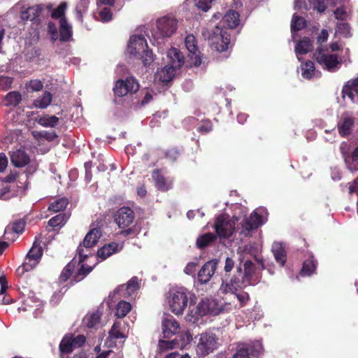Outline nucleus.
Here are the masks:
<instances>
[{
  "instance_id": "16",
  "label": "nucleus",
  "mask_w": 358,
  "mask_h": 358,
  "mask_svg": "<svg viewBox=\"0 0 358 358\" xmlns=\"http://www.w3.org/2000/svg\"><path fill=\"white\" fill-rule=\"evenodd\" d=\"M85 342V337L83 335L66 336L61 341L59 349L62 353L69 354L74 349L81 347Z\"/></svg>"
},
{
  "instance_id": "46",
  "label": "nucleus",
  "mask_w": 358,
  "mask_h": 358,
  "mask_svg": "<svg viewBox=\"0 0 358 358\" xmlns=\"http://www.w3.org/2000/svg\"><path fill=\"white\" fill-rule=\"evenodd\" d=\"M138 288V285L137 282V278H132L127 285H121L119 289H125L127 291V294L128 296L131 295Z\"/></svg>"
},
{
  "instance_id": "2",
  "label": "nucleus",
  "mask_w": 358,
  "mask_h": 358,
  "mask_svg": "<svg viewBox=\"0 0 358 358\" xmlns=\"http://www.w3.org/2000/svg\"><path fill=\"white\" fill-rule=\"evenodd\" d=\"M220 311V307L217 302L213 299H202L197 306L189 305V312L186 320L192 323L196 322L202 315L211 314L217 315Z\"/></svg>"
},
{
  "instance_id": "58",
  "label": "nucleus",
  "mask_w": 358,
  "mask_h": 358,
  "mask_svg": "<svg viewBox=\"0 0 358 358\" xmlns=\"http://www.w3.org/2000/svg\"><path fill=\"white\" fill-rule=\"evenodd\" d=\"M180 337L182 339V343H181V344H179V348H185L192 340V334L187 331L182 334Z\"/></svg>"
},
{
  "instance_id": "37",
  "label": "nucleus",
  "mask_w": 358,
  "mask_h": 358,
  "mask_svg": "<svg viewBox=\"0 0 358 358\" xmlns=\"http://www.w3.org/2000/svg\"><path fill=\"white\" fill-rule=\"evenodd\" d=\"M316 268V264L313 258L308 259L303 262L300 275L302 276L310 275Z\"/></svg>"
},
{
  "instance_id": "45",
  "label": "nucleus",
  "mask_w": 358,
  "mask_h": 358,
  "mask_svg": "<svg viewBox=\"0 0 358 358\" xmlns=\"http://www.w3.org/2000/svg\"><path fill=\"white\" fill-rule=\"evenodd\" d=\"M41 11L39 6L29 7L24 11V19L32 21L39 16Z\"/></svg>"
},
{
  "instance_id": "29",
  "label": "nucleus",
  "mask_w": 358,
  "mask_h": 358,
  "mask_svg": "<svg viewBox=\"0 0 358 358\" xmlns=\"http://www.w3.org/2000/svg\"><path fill=\"white\" fill-rule=\"evenodd\" d=\"M152 178L157 188L161 191H167L172 187V180L165 178L158 170L153 171Z\"/></svg>"
},
{
  "instance_id": "40",
  "label": "nucleus",
  "mask_w": 358,
  "mask_h": 358,
  "mask_svg": "<svg viewBox=\"0 0 358 358\" xmlns=\"http://www.w3.org/2000/svg\"><path fill=\"white\" fill-rule=\"evenodd\" d=\"M215 236L212 233H206L199 236L196 240V245L199 248H204L215 239Z\"/></svg>"
},
{
  "instance_id": "33",
  "label": "nucleus",
  "mask_w": 358,
  "mask_h": 358,
  "mask_svg": "<svg viewBox=\"0 0 358 358\" xmlns=\"http://www.w3.org/2000/svg\"><path fill=\"white\" fill-rule=\"evenodd\" d=\"M22 94L17 91H13L8 92L5 96L6 106H14L16 107L22 101Z\"/></svg>"
},
{
  "instance_id": "30",
  "label": "nucleus",
  "mask_w": 358,
  "mask_h": 358,
  "mask_svg": "<svg viewBox=\"0 0 358 358\" xmlns=\"http://www.w3.org/2000/svg\"><path fill=\"white\" fill-rule=\"evenodd\" d=\"M313 49V43L308 38H303L299 41L295 47V52L299 61L301 60V55L308 53Z\"/></svg>"
},
{
  "instance_id": "19",
  "label": "nucleus",
  "mask_w": 358,
  "mask_h": 358,
  "mask_svg": "<svg viewBox=\"0 0 358 358\" xmlns=\"http://www.w3.org/2000/svg\"><path fill=\"white\" fill-rule=\"evenodd\" d=\"M217 262L211 260L206 262L198 273V279L201 283L206 284L210 281L217 268Z\"/></svg>"
},
{
  "instance_id": "21",
  "label": "nucleus",
  "mask_w": 358,
  "mask_h": 358,
  "mask_svg": "<svg viewBox=\"0 0 358 358\" xmlns=\"http://www.w3.org/2000/svg\"><path fill=\"white\" fill-rule=\"evenodd\" d=\"M127 337V335L125 331L122 328V323L120 321H117L113 324L109 332L107 343L109 345H116V340L125 339Z\"/></svg>"
},
{
  "instance_id": "7",
  "label": "nucleus",
  "mask_w": 358,
  "mask_h": 358,
  "mask_svg": "<svg viewBox=\"0 0 358 358\" xmlns=\"http://www.w3.org/2000/svg\"><path fill=\"white\" fill-rule=\"evenodd\" d=\"M264 212L263 208H257L250 214L248 218L243 220L241 222V227H237L240 236L242 237L251 236L253 231L264 222L262 215Z\"/></svg>"
},
{
  "instance_id": "62",
  "label": "nucleus",
  "mask_w": 358,
  "mask_h": 358,
  "mask_svg": "<svg viewBox=\"0 0 358 358\" xmlns=\"http://www.w3.org/2000/svg\"><path fill=\"white\" fill-rule=\"evenodd\" d=\"M197 264L194 262H189L185 266L184 271L188 275H192L196 271V267Z\"/></svg>"
},
{
  "instance_id": "14",
  "label": "nucleus",
  "mask_w": 358,
  "mask_h": 358,
  "mask_svg": "<svg viewBox=\"0 0 358 358\" xmlns=\"http://www.w3.org/2000/svg\"><path fill=\"white\" fill-rule=\"evenodd\" d=\"M139 89L138 82L133 77L128 78L126 80H119L117 81L113 91L116 96H124L128 94H133Z\"/></svg>"
},
{
  "instance_id": "54",
  "label": "nucleus",
  "mask_w": 358,
  "mask_h": 358,
  "mask_svg": "<svg viewBox=\"0 0 358 358\" xmlns=\"http://www.w3.org/2000/svg\"><path fill=\"white\" fill-rule=\"evenodd\" d=\"M10 231H13L15 234H19L22 231V220H19L17 222H13L11 227L8 226L5 229V234H7Z\"/></svg>"
},
{
  "instance_id": "3",
  "label": "nucleus",
  "mask_w": 358,
  "mask_h": 358,
  "mask_svg": "<svg viewBox=\"0 0 358 358\" xmlns=\"http://www.w3.org/2000/svg\"><path fill=\"white\" fill-rule=\"evenodd\" d=\"M127 52L136 58L142 59L144 66H148L153 61L152 53L148 50L145 39L141 36H133L130 38Z\"/></svg>"
},
{
  "instance_id": "6",
  "label": "nucleus",
  "mask_w": 358,
  "mask_h": 358,
  "mask_svg": "<svg viewBox=\"0 0 358 358\" xmlns=\"http://www.w3.org/2000/svg\"><path fill=\"white\" fill-rule=\"evenodd\" d=\"M178 21L171 15H166L157 20L152 36L155 40H163L170 37L177 29Z\"/></svg>"
},
{
  "instance_id": "51",
  "label": "nucleus",
  "mask_w": 358,
  "mask_h": 358,
  "mask_svg": "<svg viewBox=\"0 0 358 358\" xmlns=\"http://www.w3.org/2000/svg\"><path fill=\"white\" fill-rule=\"evenodd\" d=\"M305 24L306 22L303 17L294 15L292 20L291 28L294 31H299L304 27Z\"/></svg>"
},
{
  "instance_id": "32",
  "label": "nucleus",
  "mask_w": 358,
  "mask_h": 358,
  "mask_svg": "<svg viewBox=\"0 0 358 358\" xmlns=\"http://www.w3.org/2000/svg\"><path fill=\"white\" fill-rule=\"evenodd\" d=\"M59 23L60 40L68 41L72 36L73 31L71 25L66 19H62Z\"/></svg>"
},
{
  "instance_id": "28",
  "label": "nucleus",
  "mask_w": 358,
  "mask_h": 358,
  "mask_svg": "<svg viewBox=\"0 0 358 358\" xmlns=\"http://www.w3.org/2000/svg\"><path fill=\"white\" fill-rule=\"evenodd\" d=\"M176 70L169 65H166L157 72L155 79L164 83L170 82L173 78Z\"/></svg>"
},
{
  "instance_id": "4",
  "label": "nucleus",
  "mask_w": 358,
  "mask_h": 358,
  "mask_svg": "<svg viewBox=\"0 0 358 358\" xmlns=\"http://www.w3.org/2000/svg\"><path fill=\"white\" fill-rule=\"evenodd\" d=\"M190 293L185 287L173 288L167 293L170 310L175 315H181L188 306Z\"/></svg>"
},
{
  "instance_id": "56",
  "label": "nucleus",
  "mask_w": 358,
  "mask_h": 358,
  "mask_svg": "<svg viewBox=\"0 0 358 358\" xmlns=\"http://www.w3.org/2000/svg\"><path fill=\"white\" fill-rule=\"evenodd\" d=\"M26 88L30 91H39L43 88V83L39 80H32L26 83Z\"/></svg>"
},
{
  "instance_id": "44",
  "label": "nucleus",
  "mask_w": 358,
  "mask_h": 358,
  "mask_svg": "<svg viewBox=\"0 0 358 358\" xmlns=\"http://www.w3.org/2000/svg\"><path fill=\"white\" fill-rule=\"evenodd\" d=\"M68 201L65 198L59 199L52 202L48 207V210L54 213L61 211L66 208Z\"/></svg>"
},
{
  "instance_id": "38",
  "label": "nucleus",
  "mask_w": 358,
  "mask_h": 358,
  "mask_svg": "<svg viewBox=\"0 0 358 358\" xmlns=\"http://www.w3.org/2000/svg\"><path fill=\"white\" fill-rule=\"evenodd\" d=\"M66 8V2H62L56 8L53 9L51 13V17L54 19L58 20L59 22H60L62 19H66L65 17Z\"/></svg>"
},
{
  "instance_id": "11",
  "label": "nucleus",
  "mask_w": 358,
  "mask_h": 358,
  "mask_svg": "<svg viewBox=\"0 0 358 358\" xmlns=\"http://www.w3.org/2000/svg\"><path fill=\"white\" fill-rule=\"evenodd\" d=\"M208 40L213 48L223 52L228 49L230 44V35L221 27L217 26L211 34H208Z\"/></svg>"
},
{
  "instance_id": "12",
  "label": "nucleus",
  "mask_w": 358,
  "mask_h": 358,
  "mask_svg": "<svg viewBox=\"0 0 358 358\" xmlns=\"http://www.w3.org/2000/svg\"><path fill=\"white\" fill-rule=\"evenodd\" d=\"M314 57L323 68L329 71H335L340 64L338 56L330 53L327 48L319 47L314 54Z\"/></svg>"
},
{
  "instance_id": "64",
  "label": "nucleus",
  "mask_w": 358,
  "mask_h": 358,
  "mask_svg": "<svg viewBox=\"0 0 358 358\" xmlns=\"http://www.w3.org/2000/svg\"><path fill=\"white\" fill-rule=\"evenodd\" d=\"M234 266V262L231 258L227 257L225 260L224 271L226 273L230 272Z\"/></svg>"
},
{
  "instance_id": "26",
  "label": "nucleus",
  "mask_w": 358,
  "mask_h": 358,
  "mask_svg": "<svg viewBox=\"0 0 358 358\" xmlns=\"http://www.w3.org/2000/svg\"><path fill=\"white\" fill-rule=\"evenodd\" d=\"M122 249V245L117 243H110L100 248L97 252V256L102 260H104L113 254L120 251Z\"/></svg>"
},
{
  "instance_id": "42",
  "label": "nucleus",
  "mask_w": 358,
  "mask_h": 358,
  "mask_svg": "<svg viewBox=\"0 0 358 358\" xmlns=\"http://www.w3.org/2000/svg\"><path fill=\"white\" fill-rule=\"evenodd\" d=\"M100 320V314L99 312L93 313L90 315H86L84 318V322L89 328L96 327Z\"/></svg>"
},
{
  "instance_id": "25",
  "label": "nucleus",
  "mask_w": 358,
  "mask_h": 358,
  "mask_svg": "<svg viewBox=\"0 0 358 358\" xmlns=\"http://www.w3.org/2000/svg\"><path fill=\"white\" fill-rule=\"evenodd\" d=\"M167 58L169 66L179 69L184 64V57L176 48H171L167 52Z\"/></svg>"
},
{
  "instance_id": "36",
  "label": "nucleus",
  "mask_w": 358,
  "mask_h": 358,
  "mask_svg": "<svg viewBox=\"0 0 358 358\" xmlns=\"http://www.w3.org/2000/svg\"><path fill=\"white\" fill-rule=\"evenodd\" d=\"M77 258H78V255L63 269V271H62V273H61V275L59 276L60 282H65V281H66L70 278V276L71 275L73 271H74L75 264L77 263Z\"/></svg>"
},
{
  "instance_id": "63",
  "label": "nucleus",
  "mask_w": 358,
  "mask_h": 358,
  "mask_svg": "<svg viewBox=\"0 0 358 358\" xmlns=\"http://www.w3.org/2000/svg\"><path fill=\"white\" fill-rule=\"evenodd\" d=\"M17 176H18V173L16 171H10L9 175L6 176L3 179V181L5 182L10 183V182H13L15 181V180H16Z\"/></svg>"
},
{
  "instance_id": "9",
  "label": "nucleus",
  "mask_w": 358,
  "mask_h": 358,
  "mask_svg": "<svg viewBox=\"0 0 358 358\" xmlns=\"http://www.w3.org/2000/svg\"><path fill=\"white\" fill-rule=\"evenodd\" d=\"M101 236V231L99 228L92 229L85 236L83 244L80 245L77 250L78 263L80 264L90 255L89 249L96 245Z\"/></svg>"
},
{
  "instance_id": "60",
  "label": "nucleus",
  "mask_w": 358,
  "mask_h": 358,
  "mask_svg": "<svg viewBox=\"0 0 358 358\" xmlns=\"http://www.w3.org/2000/svg\"><path fill=\"white\" fill-rule=\"evenodd\" d=\"M8 158L5 153L0 152V172H3L8 166Z\"/></svg>"
},
{
  "instance_id": "47",
  "label": "nucleus",
  "mask_w": 358,
  "mask_h": 358,
  "mask_svg": "<svg viewBox=\"0 0 358 358\" xmlns=\"http://www.w3.org/2000/svg\"><path fill=\"white\" fill-rule=\"evenodd\" d=\"M24 172L27 174H32L37 169V164L35 161H32L30 158L24 154Z\"/></svg>"
},
{
  "instance_id": "31",
  "label": "nucleus",
  "mask_w": 358,
  "mask_h": 358,
  "mask_svg": "<svg viewBox=\"0 0 358 358\" xmlns=\"http://www.w3.org/2000/svg\"><path fill=\"white\" fill-rule=\"evenodd\" d=\"M272 252L274 257L281 266L286 262V252L281 243L275 242L272 245Z\"/></svg>"
},
{
  "instance_id": "15",
  "label": "nucleus",
  "mask_w": 358,
  "mask_h": 358,
  "mask_svg": "<svg viewBox=\"0 0 358 358\" xmlns=\"http://www.w3.org/2000/svg\"><path fill=\"white\" fill-rule=\"evenodd\" d=\"M7 139L10 143L8 154L11 164L15 167H22V137H18L17 141L15 138L13 143L11 138Z\"/></svg>"
},
{
  "instance_id": "35",
  "label": "nucleus",
  "mask_w": 358,
  "mask_h": 358,
  "mask_svg": "<svg viewBox=\"0 0 358 358\" xmlns=\"http://www.w3.org/2000/svg\"><path fill=\"white\" fill-rule=\"evenodd\" d=\"M52 94L50 92H45L34 101V104L36 108H45L52 102Z\"/></svg>"
},
{
  "instance_id": "8",
  "label": "nucleus",
  "mask_w": 358,
  "mask_h": 358,
  "mask_svg": "<svg viewBox=\"0 0 358 358\" xmlns=\"http://www.w3.org/2000/svg\"><path fill=\"white\" fill-rule=\"evenodd\" d=\"M238 221L236 217L229 218L228 215L218 216L214 224V229L220 239H229L236 231L235 223Z\"/></svg>"
},
{
  "instance_id": "48",
  "label": "nucleus",
  "mask_w": 358,
  "mask_h": 358,
  "mask_svg": "<svg viewBox=\"0 0 358 358\" xmlns=\"http://www.w3.org/2000/svg\"><path fill=\"white\" fill-rule=\"evenodd\" d=\"M159 348L161 351L171 350L175 348H179V343L176 340L173 341H164L159 340Z\"/></svg>"
},
{
  "instance_id": "17",
  "label": "nucleus",
  "mask_w": 358,
  "mask_h": 358,
  "mask_svg": "<svg viewBox=\"0 0 358 358\" xmlns=\"http://www.w3.org/2000/svg\"><path fill=\"white\" fill-rule=\"evenodd\" d=\"M134 213L128 207L120 208L115 213V220L120 228L128 227L134 221Z\"/></svg>"
},
{
  "instance_id": "43",
  "label": "nucleus",
  "mask_w": 358,
  "mask_h": 358,
  "mask_svg": "<svg viewBox=\"0 0 358 358\" xmlns=\"http://www.w3.org/2000/svg\"><path fill=\"white\" fill-rule=\"evenodd\" d=\"M69 219V216L66 214H58L56 216L52 217L48 224L52 227H57L63 226Z\"/></svg>"
},
{
  "instance_id": "57",
  "label": "nucleus",
  "mask_w": 358,
  "mask_h": 358,
  "mask_svg": "<svg viewBox=\"0 0 358 358\" xmlns=\"http://www.w3.org/2000/svg\"><path fill=\"white\" fill-rule=\"evenodd\" d=\"M194 1L198 8L207 11L210 8L213 0H194Z\"/></svg>"
},
{
  "instance_id": "49",
  "label": "nucleus",
  "mask_w": 358,
  "mask_h": 358,
  "mask_svg": "<svg viewBox=\"0 0 358 358\" xmlns=\"http://www.w3.org/2000/svg\"><path fill=\"white\" fill-rule=\"evenodd\" d=\"M335 34L336 35L348 37L350 35L349 25L345 22L338 23Z\"/></svg>"
},
{
  "instance_id": "27",
  "label": "nucleus",
  "mask_w": 358,
  "mask_h": 358,
  "mask_svg": "<svg viewBox=\"0 0 358 358\" xmlns=\"http://www.w3.org/2000/svg\"><path fill=\"white\" fill-rule=\"evenodd\" d=\"M239 13L234 10H229L223 17V24L230 29H235L240 24Z\"/></svg>"
},
{
  "instance_id": "52",
  "label": "nucleus",
  "mask_w": 358,
  "mask_h": 358,
  "mask_svg": "<svg viewBox=\"0 0 358 358\" xmlns=\"http://www.w3.org/2000/svg\"><path fill=\"white\" fill-rule=\"evenodd\" d=\"M21 62L22 59L20 57H16L10 62L7 69H8L9 71L20 73L22 71Z\"/></svg>"
},
{
  "instance_id": "24",
  "label": "nucleus",
  "mask_w": 358,
  "mask_h": 358,
  "mask_svg": "<svg viewBox=\"0 0 358 358\" xmlns=\"http://www.w3.org/2000/svg\"><path fill=\"white\" fill-rule=\"evenodd\" d=\"M348 146L347 143H342L340 149L345 157V162L348 169L351 171H355L358 170V147L355 150L352 156L345 157V150L348 149Z\"/></svg>"
},
{
  "instance_id": "59",
  "label": "nucleus",
  "mask_w": 358,
  "mask_h": 358,
  "mask_svg": "<svg viewBox=\"0 0 358 358\" xmlns=\"http://www.w3.org/2000/svg\"><path fill=\"white\" fill-rule=\"evenodd\" d=\"M48 32L51 34V39L55 41L57 39V28L53 22H49L48 25Z\"/></svg>"
},
{
  "instance_id": "61",
  "label": "nucleus",
  "mask_w": 358,
  "mask_h": 358,
  "mask_svg": "<svg viewBox=\"0 0 358 358\" xmlns=\"http://www.w3.org/2000/svg\"><path fill=\"white\" fill-rule=\"evenodd\" d=\"M0 295L4 294L8 289V281L4 275L0 276Z\"/></svg>"
},
{
  "instance_id": "22",
  "label": "nucleus",
  "mask_w": 358,
  "mask_h": 358,
  "mask_svg": "<svg viewBox=\"0 0 358 358\" xmlns=\"http://www.w3.org/2000/svg\"><path fill=\"white\" fill-rule=\"evenodd\" d=\"M354 122V118L352 116L347 113L343 114L338 123L339 134L343 136L350 134Z\"/></svg>"
},
{
  "instance_id": "55",
  "label": "nucleus",
  "mask_w": 358,
  "mask_h": 358,
  "mask_svg": "<svg viewBox=\"0 0 358 358\" xmlns=\"http://www.w3.org/2000/svg\"><path fill=\"white\" fill-rule=\"evenodd\" d=\"M92 270V267L91 266H85V265L82 264L80 268L78 270L77 275L75 277V281L78 282L82 280L87 274L90 273Z\"/></svg>"
},
{
  "instance_id": "20",
  "label": "nucleus",
  "mask_w": 358,
  "mask_h": 358,
  "mask_svg": "<svg viewBox=\"0 0 358 358\" xmlns=\"http://www.w3.org/2000/svg\"><path fill=\"white\" fill-rule=\"evenodd\" d=\"M179 327V324L172 316H167L162 320V333L165 338L177 334Z\"/></svg>"
},
{
  "instance_id": "13",
  "label": "nucleus",
  "mask_w": 358,
  "mask_h": 358,
  "mask_svg": "<svg viewBox=\"0 0 358 358\" xmlns=\"http://www.w3.org/2000/svg\"><path fill=\"white\" fill-rule=\"evenodd\" d=\"M41 234L39 238L34 243L26 257L24 258V271H28L34 268L43 255V248L41 245L42 243Z\"/></svg>"
},
{
  "instance_id": "34",
  "label": "nucleus",
  "mask_w": 358,
  "mask_h": 358,
  "mask_svg": "<svg viewBox=\"0 0 358 358\" xmlns=\"http://www.w3.org/2000/svg\"><path fill=\"white\" fill-rule=\"evenodd\" d=\"M37 122L45 127H55L59 122V118L55 115H45L38 117Z\"/></svg>"
},
{
  "instance_id": "5",
  "label": "nucleus",
  "mask_w": 358,
  "mask_h": 358,
  "mask_svg": "<svg viewBox=\"0 0 358 358\" xmlns=\"http://www.w3.org/2000/svg\"><path fill=\"white\" fill-rule=\"evenodd\" d=\"M195 339L196 341V352L202 357L212 353L220 345L219 338L211 331L201 333L196 336Z\"/></svg>"
},
{
  "instance_id": "50",
  "label": "nucleus",
  "mask_w": 358,
  "mask_h": 358,
  "mask_svg": "<svg viewBox=\"0 0 358 358\" xmlns=\"http://www.w3.org/2000/svg\"><path fill=\"white\" fill-rule=\"evenodd\" d=\"M97 19L101 22H108L112 19V13L108 8L100 9L98 12Z\"/></svg>"
},
{
  "instance_id": "18",
  "label": "nucleus",
  "mask_w": 358,
  "mask_h": 358,
  "mask_svg": "<svg viewBox=\"0 0 358 358\" xmlns=\"http://www.w3.org/2000/svg\"><path fill=\"white\" fill-rule=\"evenodd\" d=\"M186 48L189 52L190 59L192 61L195 66H198L201 64V59L197 54L198 48L196 38L194 35H187L185 40Z\"/></svg>"
},
{
  "instance_id": "23",
  "label": "nucleus",
  "mask_w": 358,
  "mask_h": 358,
  "mask_svg": "<svg viewBox=\"0 0 358 358\" xmlns=\"http://www.w3.org/2000/svg\"><path fill=\"white\" fill-rule=\"evenodd\" d=\"M343 96L348 98L352 102H358V78L351 82H348L343 89Z\"/></svg>"
},
{
  "instance_id": "1",
  "label": "nucleus",
  "mask_w": 358,
  "mask_h": 358,
  "mask_svg": "<svg viewBox=\"0 0 358 358\" xmlns=\"http://www.w3.org/2000/svg\"><path fill=\"white\" fill-rule=\"evenodd\" d=\"M254 273L255 265L251 261H246L244 264V271L241 267H238L236 275L229 282L223 280L220 291L223 293H234L238 289L252 285Z\"/></svg>"
},
{
  "instance_id": "41",
  "label": "nucleus",
  "mask_w": 358,
  "mask_h": 358,
  "mask_svg": "<svg viewBox=\"0 0 358 358\" xmlns=\"http://www.w3.org/2000/svg\"><path fill=\"white\" fill-rule=\"evenodd\" d=\"M301 75L307 79L311 78L315 75V66L311 61L301 65Z\"/></svg>"
},
{
  "instance_id": "39",
  "label": "nucleus",
  "mask_w": 358,
  "mask_h": 358,
  "mask_svg": "<svg viewBox=\"0 0 358 358\" xmlns=\"http://www.w3.org/2000/svg\"><path fill=\"white\" fill-rule=\"evenodd\" d=\"M131 306L129 303L121 301L117 305L115 315L120 318L124 317L131 310Z\"/></svg>"
},
{
  "instance_id": "53",
  "label": "nucleus",
  "mask_w": 358,
  "mask_h": 358,
  "mask_svg": "<svg viewBox=\"0 0 358 358\" xmlns=\"http://www.w3.org/2000/svg\"><path fill=\"white\" fill-rule=\"evenodd\" d=\"M13 82L11 77L0 76V90L6 91L10 88Z\"/></svg>"
},
{
  "instance_id": "10",
  "label": "nucleus",
  "mask_w": 358,
  "mask_h": 358,
  "mask_svg": "<svg viewBox=\"0 0 358 358\" xmlns=\"http://www.w3.org/2000/svg\"><path fill=\"white\" fill-rule=\"evenodd\" d=\"M7 127L10 130V134L7 138H11L13 142L15 138L18 140V137L22 136V110L18 108L16 110H11L8 114L7 118Z\"/></svg>"
}]
</instances>
